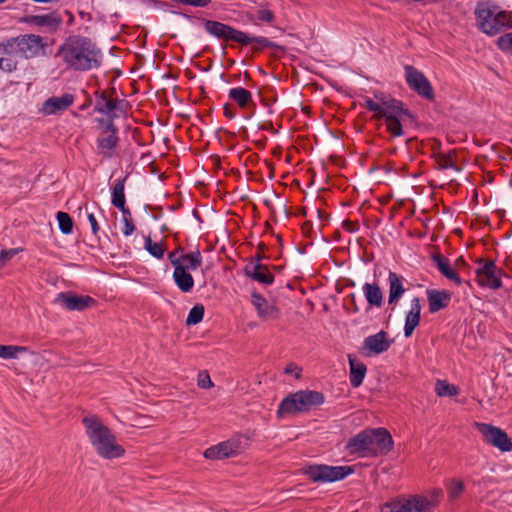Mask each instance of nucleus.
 I'll use <instances>...</instances> for the list:
<instances>
[{"instance_id": "1", "label": "nucleus", "mask_w": 512, "mask_h": 512, "mask_svg": "<svg viewBox=\"0 0 512 512\" xmlns=\"http://www.w3.org/2000/svg\"><path fill=\"white\" fill-rule=\"evenodd\" d=\"M56 57H60L67 69L86 72L98 69L103 62L101 49L88 37L69 36L59 46Z\"/></svg>"}, {"instance_id": "2", "label": "nucleus", "mask_w": 512, "mask_h": 512, "mask_svg": "<svg viewBox=\"0 0 512 512\" xmlns=\"http://www.w3.org/2000/svg\"><path fill=\"white\" fill-rule=\"evenodd\" d=\"M82 423L90 443L100 457L115 459L124 455L125 449L117 443L115 435L99 418L86 416Z\"/></svg>"}, {"instance_id": "3", "label": "nucleus", "mask_w": 512, "mask_h": 512, "mask_svg": "<svg viewBox=\"0 0 512 512\" xmlns=\"http://www.w3.org/2000/svg\"><path fill=\"white\" fill-rule=\"evenodd\" d=\"M392 448V436L385 428L365 429L351 437L346 444L350 454L362 456L386 454Z\"/></svg>"}, {"instance_id": "4", "label": "nucleus", "mask_w": 512, "mask_h": 512, "mask_svg": "<svg viewBox=\"0 0 512 512\" xmlns=\"http://www.w3.org/2000/svg\"><path fill=\"white\" fill-rule=\"evenodd\" d=\"M377 103L383 106L381 109V117L385 119L386 130L392 137H400L404 135V125L407 121L414 122L415 115L404 107L402 101L385 95L383 92H375Z\"/></svg>"}, {"instance_id": "5", "label": "nucleus", "mask_w": 512, "mask_h": 512, "mask_svg": "<svg viewBox=\"0 0 512 512\" xmlns=\"http://www.w3.org/2000/svg\"><path fill=\"white\" fill-rule=\"evenodd\" d=\"M474 14L477 27L487 35H496L512 27L511 13L491 1L478 2Z\"/></svg>"}, {"instance_id": "6", "label": "nucleus", "mask_w": 512, "mask_h": 512, "mask_svg": "<svg viewBox=\"0 0 512 512\" xmlns=\"http://www.w3.org/2000/svg\"><path fill=\"white\" fill-rule=\"evenodd\" d=\"M323 393L311 390H300L286 396L279 404L277 417L284 418L287 415L307 412L324 403Z\"/></svg>"}, {"instance_id": "7", "label": "nucleus", "mask_w": 512, "mask_h": 512, "mask_svg": "<svg viewBox=\"0 0 512 512\" xmlns=\"http://www.w3.org/2000/svg\"><path fill=\"white\" fill-rule=\"evenodd\" d=\"M204 28L208 34L218 39H223L225 41H235L243 46H248L252 43H257L267 48H273L276 46L275 43L266 37L249 36L243 31L237 30L234 27L219 21L204 20Z\"/></svg>"}, {"instance_id": "8", "label": "nucleus", "mask_w": 512, "mask_h": 512, "mask_svg": "<svg viewBox=\"0 0 512 512\" xmlns=\"http://www.w3.org/2000/svg\"><path fill=\"white\" fill-rule=\"evenodd\" d=\"M441 490H435L430 497L412 495L385 503L380 512H431L439 503Z\"/></svg>"}, {"instance_id": "9", "label": "nucleus", "mask_w": 512, "mask_h": 512, "mask_svg": "<svg viewBox=\"0 0 512 512\" xmlns=\"http://www.w3.org/2000/svg\"><path fill=\"white\" fill-rule=\"evenodd\" d=\"M354 472L351 466L312 464L304 468V474L315 483H332L343 480Z\"/></svg>"}, {"instance_id": "10", "label": "nucleus", "mask_w": 512, "mask_h": 512, "mask_svg": "<svg viewBox=\"0 0 512 512\" xmlns=\"http://www.w3.org/2000/svg\"><path fill=\"white\" fill-rule=\"evenodd\" d=\"M117 115H113L108 119H98L97 121L103 126L102 135L97 139L98 153L107 159L114 155V151L118 146L119 137L118 129L114 124V119Z\"/></svg>"}, {"instance_id": "11", "label": "nucleus", "mask_w": 512, "mask_h": 512, "mask_svg": "<svg viewBox=\"0 0 512 512\" xmlns=\"http://www.w3.org/2000/svg\"><path fill=\"white\" fill-rule=\"evenodd\" d=\"M474 427L482 435L485 443L498 448L502 452L512 450L511 439L499 427L483 422H475Z\"/></svg>"}, {"instance_id": "12", "label": "nucleus", "mask_w": 512, "mask_h": 512, "mask_svg": "<svg viewBox=\"0 0 512 512\" xmlns=\"http://www.w3.org/2000/svg\"><path fill=\"white\" fill-rule=\"evenodd\" d=\"M405 80L411 90L422 98L434 100L435 94L428 78L412 65L404 67Z\"/></svg>"}, {"instance_id": "13", "label": "nucleus", "mask_w": 512, "mask_h": 512, "mask_svg": "<svg viewBox=\"0 0 512 512\" xmlns=\"http://www.w3.org/2000/svg\"><path fill=\"white\" fill-rule=\"evenodd\" d=\"M14 43L20 59H32L44 52L46 44L40 35L24 34L10 38Z\"/></svg>"}, {"instance_id": "14", "label": "nucleus", "mask_w": 512, "mask_h": 512, "mask_svg": "<svg viewBox=\"0 0 512 512\" xmlns=\"http://www.w3.org/2000/svg\"><path fill=\"white\" fill-rule=\"evenodd\" d=\"M261 261L262 257L259 254L252 256L243 269L244 274L260 284L272 285L274 275L269 271L268 266L262 264Z\"/></svg>"}, {"instance_id": "15", "label": "nucleus", "mask_w": 512, "mask_h": 512, "mask_svg": "<svg viewBox=\"0 0 512 512\" xmlns=\"http://www.w3.org/2000/svg\"><path fill=\"white\" fill-rule=\"evenodd\" d=\"M54 303L68 311H84L93 306L96 301L88 295H78L73 292H60L56 295Z\"/></svg>"}, {"instance_id": "16", "label": "nucleus", "mask_w": 512, "mask_h": 512, "mask_svg": "<svg viewBox=\"0 0 512 512\" xmlns=\"http://www.w3.org/2000/svg\"><path fill=\"white\" fill-rule=\"evenodd\" d=\"M501 270L493 261L480 263L476 269V278L480 286L490 289H498L501 286Z\"/></svg>"}, {"instance_id": "17", "label": "nucleus", "mask_w": 512, "mask_h": 512, "mask_svg": "<svg viewBox=\"0 0 512 512\" xmlns=\"http://www.w3.org/2000/svg\"><path fill=\"white\" fill-rule=\"evenodd\" d=\"M394 340L389 338V335L384 330L376 334L366 337L363 341L362 349L367 356L379 355L386 352Z\"/></svg>"}, {"instance_id": "18", "label": "nucleus", "mask_w": 512, "mask_h": 512, "mask_svg": "<svg viewBox=\"0 0 512 512\" xmlns=\"http://www.w3.org/2000/svg\"><path fill=\"white\" fill-rule=\"evenodd\" d=\"M242 450L240 439H229L205 450L207 459H224L239 454Z\"/></svg>"}, {"instance_id": "19", "label": "nucleus", "mask_w": 512, "mask_h": 512, "mask_svg": "<svg viewBox=\"0 0 512 512\" xmlns=\"http://www.w3.org/2000/svg\"><path fill=\"white\" fill-rule=\"evenodd\" d=\"M20 55L9 38L0 43V70L12 73L18 68V59Z\"/></svg>"}, {"instance_id": "20", "label": "nucleus", "mask_w": 512, "mask_h": 512, "mask_svg": "<svg viewBox=\"0 0 512 512\" xmlns=\"http://www.w3.org/2000/svg\"><path fill=\"white\" fill-rule=\"evenodd\" d=\"M62 21V17L56 11L44 15H26L21 19L22 23L45 27L50 31H56L62 24Z\"/></svg>"}, {"instance_id": "21", "label": "nucleus", "mask_w": 512, "mask_h": 512, "mask_svg": "<svg viewBox=\"0 0 512 512\" xmlns=\"http://www.w3.org/2000/svg\"><path fill=\"white\" fill-rule=\"evenodd\" d=\"M74 102V96L65 93L60 97H50L42 105L41 112L44 115H56L68 109Z\"/></svg>"}, {"instance_id": "22", "label": "nucleus", "mask_w": 512, "mask_h": 512, "mask_svg": "<svg viewBox=\"0 0 512 512\" xmlns=\"http://www.w3.org/2000/svg\"><path fill=\"white\" fill-rule=\"evenodd\" d=\"M169 262L172 266H177V262L186 270H197L203 262L201 252L198 247L195 250L187 252V254L176 257L175 254L167 255Z\"/></svg>"}, {"instance_id": "23", "label": "nucleus", "mask_w": 512, "mask_h": 512, "mask_svg": "<svg viewBox=\"0 0 512 512\" xmlns=\"http://www.w3.org/2000/svg\"><path fill=\"white\" fill-rule=\"evenodd\" d=\"M251 303L257 310L258 316L263 319H277L279 317V309L269 304L265 297L259 292H252Z\"/></svg>"}, {"instance_id": "24", "label": "nucleus", "mask_w": 512, "mask_h": 512, "mask_svg": "<svg viewBox=\"0 0 512 512\" xmlns=\"http://www.w3.org/2000/svg\"><path fill=\"white\" fill-rule=\"evenodd\" d=\"M421 303L418 297H414L410 302V309L406 314L404 323V335L406 338L412 336L415 328L419 325L421 319Z\"/></svg>"}, {"instance_id": "25", "label": "nucleus", "mask_w": 512, "mask_h": 512, "mask_svg": "<svg viewBox=\"0 0 512 512\" xmlns=\"http://www.w3.org/2000/svg\"><path fill=\"white\" fill-rule=\"evenodd\" d=\"M426 294L430 313H436L446 308L451 300V294L445 290L428 289Z\"/></svg>"}, {"instance_id": "26", "label": "nucleus", "mask_w": 512, "mask_h": 512, "mask_svg": "<svg viewBox=\"0 0 512 512\" xmlns=\"http://www.w3.org/2000/svg\"><path fill=\"white\" fill-rule=\"evenodd\" d=\"M432 262L435 264L439 272L448 280L453 281L457 285L462 284V280L455 270L451 267L450 260L440 253H434L431 256Z\"/></svg>"}, {"instance_id": "27", "label": "nucleus", "mask_w": 512, "mask_h": 512, "mask_svg": "<svg viewBox=\"0 0 512 512\" xmlns=\"http://www.w3.org/2000/svg\"><path fill=\"white\" fill-rule=\"evenodd\" d=\"M177 264V266H173V281L181 292L189 293L194 288V278L190 273L191 270L183 269L178 262Z\"/></svg>"}, {"instance_id": "28", "label": "nucleus", "mask_w": 512, "mask_h": 512, "mask_svg": "<svg viewBox=\"0 0 512 512\" xmlns=\"http://www.w3.org/2000/svg\"><path fill=\"white\" fill-rule=\"evenodd\" d=\"M348 362L350 367V384L352 387L357 388L363 383L367 368L365 364L358 361L353 354H348Z\"/></svg>"}, {"instance_id": "29", "label": "nucleus", "mask_w": 512, "mask_h": 512, "mask_svg": "<svg viewBox=\"0 0 512 512\" xmlns=\"http://www.w3.org/2000/svg\"><path fill=\"white\" fill-rule=\"evenodd\" d=\"M387 280L389 284L388 303L396 304L405 293V288L403 286V278L396 272L390 270Z\"/></svg>"}, {"instance_id": "30", "label": "nucleus", "mask_w": 512, "mask_h": 512, "mask_svg": "<svg viewBox=\"0 0 512 512\" xmlns=\"http://www.w3.org/2000/svg\"><path fill=\"white\" fill-rule=\"evenodd\" d=\"M96 95L99 96V100L95 104L94 111L101 114H108L109 118L113 115H116L114 111L119 109V104L122 101L108 99L105 91L100 93L96 92Z\"/></svg>"}, {"instance_id": "31", "label": "nucleus", "mask_w": 512, "mask_h": 512, "mask_svg": "<svg viewBox=\"0 0 512 512\" xmlns=\"http://www.w3.org/2000/svg\"><path fill=\"white\" fill-rule=\"evenodd\" d=\"M362 290L370 306L381 307L383 305V293L377 283H365Z\"/></svg>"}, {"instance_id": "32", "label": "nucleus", "mask_w": 512, "mask_h": 512, "mask_svg": "<svg viewBox=\"0 0 512 512\" xmlns=\"http://www.w3.org/2000/svg\"><path fill=\"white\" fill-rule=\"evenodd\" d=\"M228 97L242 109L254 104L251 92L243 87L231 88L228 92Z\"/></svg>"}, {"instance_id": "33", "label": "nucleus", "mask_w": 512, "mask_h": 512, "mask_svg": "<svg viewBox=\"0 0 512 512\" xmlns=\"http://www.w3.org/2000/svg\"><path fill=\"white\" fill-rule=\"evenodd\" d=\"M127 178L128 176H125L123 178L115 180L111 195V203L114 207L126 203L124 190Z\"/></svg>"}, {"instance_id": "34", "label": "nucleus", "mask_w": 512, "mask_h": 512, "mask_svg": "<svg viewBox=\"0 0 512 512\" xmlns=\"http://www.w3.org/2000/svg\"><path fill=\"white\" fill-rule=\"evenodd\" d=\"M435 393L439 397H452L459 393V388L445 380H437L435 384Z\"/></svg>"}, {"instance_id": "35", "label": "nucleus", "mask_w": 512, "mask_h": 512, "mask_svg": "<svg viewBox=\"0 0 512 512\" xmlns=\"http://www.w3.org/2000/svg\"><path fill=\"white\" fill-rule=\"evenodd\" d=\"M144 248L156 259H162L166 249L163 243L153 242L150 236L145 237Z\"/></svg>"}, {"instance_id": "36", "label": "nucleus", "mask_w": 512, "mask_h": 512, "mask_svg": "<svg viewBox=\"0 0 512 512\" xmlns=\"http://www.w3.org/2000/svg\"><path fill=\"white\" fill-rule=\"evenodd\" d=\"M27 350L25 346L0 344V357L3 359H15L19 353L26 352Z\"/></svg>"}, {"instance_id": "37", "label": "nucleus", "mask_w": 512, "mask_h": 512, "mask_svg": "<svg viewBox=\"0 0 512 512\" xmlns=\"http://www.w3.org/2000/svg\"><path fill=\"white\" fill-rule=\"evenodd\" d=\"M58 226L63 234H71L73 231V220L68 213L59 211L56 215Z\"/></svg>"}, {"instance_id": "38", "label": "nucleus", "mask_w": 512, "mask_h": 512, "mask_svg": "<svg viewBox=\"0 0 512 512\" xmlns=\"http://www.w3.org/2000/svg\"><path fill=\"white\" fill-rule=\"evenodd\" d=\"M204 312L205 309L202 304H196L195 306H193L190 309L189 314L186 318V325L190 326L200 323L203 320Z\"/></svg>"}, {"instance_id": "39", "label": "nucleus", "mask_w": 512, "mask_h": 512, "mask_svg": "<svg viewBox=\"0 0 512 512\" xmlns=\"http://www.w3.org/2000/svg\"><path fill=\"white\" fill-rule=\"evenodd\" d=\"M447 494L450 500H455L460 497L464 491V483L461 480L453 479L446 485Z\"/></svg>"}, {"instance_id": "40", "label": "nucleus", "mask_w": 512, "mask_h": 512, "mask_svg": "<svg viewBox=\"0 0 512 512\" xmlns=\"http://www.w3.org/2000/svg\"><path fill=\"white\" fill-rule=\"evenodd\" d=\"M439 168L442 170L453 169L460 171V168L454 163L450 154L441 155L438 159Z\"/></svg>"}, {"instance_id": "41", "label": "nucleus", "mask_w": 512, "mask_h": 512, "mask_svg": "<svg viewBox=\"0 0 512 512\" xmlns=\"http://www.w3.org/2000/svg\"><path fill=\"white\" fill-rule=\"evenodd\" d=\"M364 106L367 110L374 112V118L375 119H381V109L383 108L382 105L377 103L376 101H373L371 98L366 97L364 101Z\"/></svg>"}, {"instance_id": "42", "label": "nucleus", "mask_w": 512, "mask_h": 512, "mask_svg": "<svg viewBox=\"0 0 512 512\" xmlns=\"http://www.w3.org/2000/svg\"><path fill=\"white\" fill-rule=\"evenodd\" d=\"M498 47L503 51L512 50V32L506 33L497 40Z\"/></svg>"}, {"instance_id": "43", "label": "nucleus", "mask_w": 512, "mask_h": 512, "mask_svg": "<svg viewBox=\"0 0 512 512\" xmlns=\"http://www.w3.org/2000/svg\"><path fill=\"white\" fill-rule=\"evenodd\" d=\"M21 249L12 248L0 251V269L11 260Z\"/></svg>"}, {"instance_id": "44", "label": "nucleus", "mask_w": 512, "mask_h": 512, "mask_svg": "<svg viewBox=\"0 0 512 512\" xmlns=\"http://www.w3.org/2000/svg\"><path fill=\"white\" fill-rule=\"evenodd\" d=\"M198 386L203 389H208L213 386L211 378L206 371H201L198 374Z\"/></svg>"}, {"instance_id": "45", "label": "nucleus", "mask_w": 512, "mask_h": 512, "mask_svg": "<svg viewBox=\"0 0 512 512\" xmlns=\"http://www.w3.org/2000/svg\"><path fill=\"white\" fill-rule=\"evenodd\" d=\"M257 18L262 22L271 23L274 20L275 16L271 10L259 9L257 11Z\"/></svg>"}, {"instance_id": "46", "label": "nucleus", "mask_w": 512, "mask_h": 512, "mask_svg": "<svg viewBox=\"0 0 512 512\" xmlns=\"http://www.w3.org/2000/svg\"><path fill=\"white\" fill-rule=\"evenodd\" d=\"M124 226L122 228V232L125 236H130L134 233V231L136 230V227L133 223V220H127V221H122Z\"/></svg>"}, {"instance_id": "47", "label": "nucleus", "mask_w": 512, "mask_h": 512, "mask_svg": "<svg viewBox=\"0 0 512 512\" xmlns=\"http://www.w3.org/2000/svg\"><path fill=\"white\" fill-rule=\"evenodd\" d=\"M359 227L360 226H359L358 222H353L350 220H345L342 223V228L351 233L357 232L359 230Z\"/></svg>"}, {"instance_id": "48", "label": "nucleus", "mask_w": 512, "mask_h": 512, "mask_svg": "<svg viewBox=\"0 0 512 512\" xmlns=\"http://www.w3.org/2000/svg\"><path fill=\"white\" fill-rule=\"evenodd\" d=\"M115 207L121 211L122 221L133 220L130 209L126 206V203Z\"/></svg>"}, {"instance_id": "49", "label": "nucleus", "mask_w": 512, "mask_h": 512, "mask_svg": "<svg viewBox=\"0 0 512 512\" xmlns=\"http://www.w3.org/2000/svg\"><path fill=\"white\" fill-rule=\"evenodd\" d=\"M88 221L90 223L92 233L96 236L100 230V227L93 213L88 214Z\"/></svg>"}, {"instance_id": "50", "label": "nucleus", "mask_w": 512, "mask_h": 512, "mask_svg": "<svg viewBox=\"0 0 512 512\" xmlns=\"http://www.w3.org/2000/svg\"><path fill=\"white\" fill-rule=\"evenodd\" d=\"M301 371H302V370H301L297 365H295V364H293V363L288 364V365L286 366L285 370H284V372H285L286 374H292V373H295V377H296V378H300V376H301Z\"/></svg>"}, {"instance_id": "51", "label": "nucleus", "mask_w": 512, "mask_h": 512, "mask_svg": "<svg viewBox=\"0 0 512 512\" xmlns=\"http://www.w3.org/2000/svg\"><path fill=\"white\" fill-rule=\"evenodd\" d=\"M223 109H224V115L227 118L233 119L236 116L235 108L232 107L230 104H225Z\"/></svg>"}, {"instance_id": "52", "label": "nucleus", "mask_w": 512, "mask_h": 512, "mask_svg": "<svg viewBox=\"0 0 512 512\" xmlns=\"http://www.w3.org/2000/svg\"><path fill=\"white\" fill-rule=\"evenodd\" d=\"M168 254H175L176 257L180 258V256L187 254V252H185L184 247L179 245L175 248V250L169 252Z\"/></svg>"}, {"instance_id": "53", "label": "nucleus", "mask_w": 512, "mask_h": 512, "mask_svg": "<svg viewBox=\"0 0 512 512\" xmlns=\"http://www.w3.org/2000/svg\"><path fill=\"white\" fill-rule=\"evenodd\" d=\"M350 298H351V302H352V305H353V312H354V313L359 312V307L357 306L356 301H355V294H354V293H352V294L350 295Z\"/></svg>"}, {"instance_id": "54", "label": "nucleus", "mask_w": 512, "mask_h": 512, "mask_svg": "<svg viewBox=\"0 0 512 512\" xmlns=\"http://www.w3.org/2000/svg\"><path fill=\"white\" fill-rule=\"evenodd\" d=\"M265 248H266V246L263 243H259V245H258V252L255 255L259 254L262 257V259H263L264 258L263 251H264Z\"/></svg>"}, {"instance_id": "55", "label": "nucleus", "mask_w": 512, "mask_h": 512, "mask_svg": "<svg viewBox=\"0 0 512 512\" xmlns=\"http://www.w3.org/2000/svg\"><path fill=\"white\" fill-rule=\"evenodd\" d=\"M92 103V99L89 97L88 100L79 107L80 110H85L87 109Z\"/></svg>"}, {"instance_id": "56", "label": "nucleus", "mask_w": 512, "mask_h": 512, "mask_svg": "<svg viewBox=\"0 0 512 512\" xmlns=\"http://www.w3.org/2000/svg\"><path fill=\"white\" fill-rule=\"evenodd\" d=\"M455 265L457 268L461 267V266H464L465 265V260L463 259V257H460L456 260L455 262Z\"/></svg>"}, {"instance_id": "57", "label": "nucleus", "mask_w": 512, "mask_h": 512, "mask_svg": "<svg viewBox=\"0 0 512 512\" xmlns=\"http://www.w3.org/2000/svg\"><path fill=\"white\" fill-rule=\"evenodd\" d=\"M317 214H318L320 219H322L323 216H324V213L320 209L317 210Z\"/></svg>"}, {"instance_id": "58", "label": "nucleus", "mask_w": 512, "mask_h": 512, "mask_svg": "<svg viewBox=\"0 0 512 512\" xmlns=\"http://www.w3.org/2000/svg\"><path fill=\"white\" fill-rule=\"evenodd\" d=\"M509 261H510V260H509V257H508V256H507V257H505V259H504V263L506 264V266H508V265H509Z\"/></svg>"}, {"instance_id": "59", "label": "nucleus", "mask_w": 512, "mask_h": 512, "mask_svg": "<svg viewBox=\"0 0 512 512\" xmlns=\"http://www.w3.org/2000/svg\"><path fill=\"white\" fill-rule=\"evenodd\" d=\"M261 129H269V126H262Z\"/></svg>"}, {"instance_id": "60", "label": "nucleus", "mask_w": 512, "mask_h": 512, "mask_svg": "<svg viewBox=\"0 0 512 512\" xmlns=\"http://www.w3.org/2000/svg\"><path fill=\"white\" fill-rule=\"evenodd\" d=\"M5 1H6V0H0V4H1V3H3V2H5Z\"/></svg>"}]
</instances>
